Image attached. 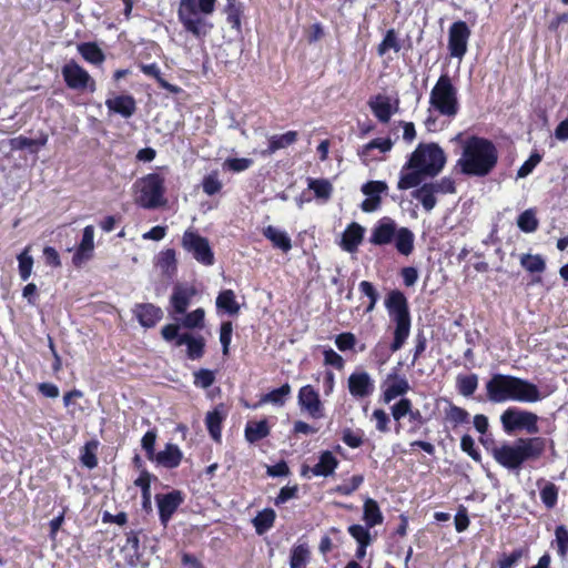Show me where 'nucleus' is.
<instances>
[{"label": "nucleus", "instance_id": "43", "mask_svg": "<svg viewBox=\"0 0 568 568\" xmlns=\"http://www.w3.org/2000/svg\"><path fill=\"white\" fill-rule=\"evenodd\" d=\"M140 70L148 77L154 78L160 88L169 91L170 93H179L181 88L168 82L161 73V70L156 63L140 64Z\"/></svg>", "mask_w": 568, "mask_h": 568}, {"label": "nucleus", "instance_id": "5", "mask_svg": "<svg viewBox=\"0 0 568 568\" xmlns=\"http://www.w3.org/2000/svg\"><path fill=\"white\" fill-rule=\"evenodd\" d=\"M217 0H179L178 20L183 30L204 41L214 28L209 16L215 11Z\"/></svg>", "mask_w": 568, "mask_h": 568}, {"label": "nucleus", "instance_id": "23", "mask_svg": "<svg viewBox=\"0 0 568 568\" xmlns=\"http://www.w3.org/2000/svg\"><path fill=\"white\" fill-rule=\"evenodd\" d=\"M368 106L381 123H388L392 115L398 110V100L393 106L387 95L377 94L369 99Z\"/></svg>", "mask_w": 568, "mask_h": 568}, {"label": "nucleus", "instance_id": "52", "mask_svg": "<svg viewBox=\"0 0 568 568\" xmlns=\"http://www.w3.org/2000/svg\"><path fill=\"white\" fill-rule=\"evenodd\" d=\"M520 265L531 274H541L546 270V262L540 254H521Z\"/></svg>", "mask_w": 568, "mask_h": 568}, {"label": "nucleus", "instance_id": "56", "mask_svg": "<svg viewBox=\"0 0 568 568\" xmlns=\"http://www.w3.org/2000/svg\"><path fill=\"white\" fill-rule=\"evenodd\" d=\"M517 225L525 233H532L538 230L539 221L534 209H527L517 217Z\"/></svg>", "mask_w": 568, "mask_h": 568}, {"label": "nucleus", "instance_id": "14", "mask_svg": "<svg viewBox=\"0 0 568 568\" xmlns=\"http://www.w3.org/2000/svg\"><path fill=\"white\" fill-rule=\"evenodd\" d=\"M390 414L393 418L398 423L395 427L396 434H399L402 429L400 419L408 416L410 427L408 434H416L423 425L426 424L427 419L422 415V412L417 408H413V403L409 398H400L390 407Z\"/></svg>", "mask_w": 568, "mask_h": 568}, {"label": "nucleus", "instance_id": "9", "mask_svg": "<svg viewBox=\"0 0 568 568\" xmlns=\"http://www.w3.org/2000/svg\"><path fill=\"white\" fill-rule=\"evenodd\" d=\"M446 155L444 150L436 143H420L406 162V168H418L426 172V175L436 176L445 166Z\"/></svg>", "mask_w": 568, "mask_h": 568}, {"label": "nucleus", "instance_id": "6", "mask_svg": "<svg viewBox=\"0 0 568 568\" xmlns=\"http://www.w3.org/2000/svg\"><path fill=\"white\" fill-rule=\"evenodd\" d=\"M415 235L408 227H397L396 222L388 216L379 219L373 226L369 243L383 246L395 243L397 252L408 256L414 251Z\"/></svg>", "mask_w": 568, "mask_h": 568}, {"label": "nucleus", "instance_id": "51", "mask_svg": "<svg viewBox=\"0 0 568 568\" xmlns=\"http://www.w3.org/2000/svg\"><path fill=\"white\" fill-rule=\"evenodd\" d=\"M98 447L99 442L97 439H92L87 442L85 445L81 448L80 462L83 466H85L89 469H93L98 466Z\"/></svg>", "mask_w": 568, "mask_h": 568}, {"label": "nucleus", "instance_id": "46", "mask_svg": "<svg viewBox=\"0 0 568 568\" xmlns=\"http://www.w3.org/2000/svg\"><path fill=\"white\" fill-rule=\"evenodd\" d=\"M216 307L223 310L229 315H236L240 311V305L236 302L234 292L232 290L220 292L216 297Z\"/></svg>", "mask_w": 568, "mask_h": 568}, {"label": "nucleus", "instance_id": "10", "mask_svg": "<svg viewBox=\"0 0 568 568\" xmlns=\"http://www.w3.org/2000/svg\"><path fill=\"white\" fill-rule=\"evenodd\" d=\"M539 417L537 414L511 406L500 415V423L506 434L513 435L517 432H526L529 435L539 433Z\"/></svg>", "mask_w": 568, "mask_h": 568}, {"label": "nucleus", "instance_id": "27", "mask_svg": "<svg viewBox=\"0 0 568 568\" xmlns=\"http://www.w3.org/2000/svg\"><path fill=\"white\" fill-rule=\"evenodd\" d=\"M393 148V141L390 138H376L362 146L358 151V156L364 163L369 161L378 160L379 158L374 155L373 151L378 150L379 153L389 152Z\"/></svg>", "mask_w": 568, "mask_h": 568}, {"label": "nucleus", "instance_id": "38", "mask_svg": "<svg viewBox=\"0 0 568 568\" xmlns=\"http://www.w3.org/2000/svg\"><path fill=\"white\" fill-rule=\"evenodd\" d=\"M224 418L225 416L219 408L207 412L205 416L206 429L211 438L216 443H220L222 438V424Z\"/></svg>", "mask_w": 568, "mask_h": 568}, {"label": "nucleus", "instance_id": "36", "mask_svg": "<svg viewBox=\"0 0 568 568\" xmlns=\"http://www.w3.org/2000/svg\"><path fill=\"white\" fill-rule=\"evenodd\" d=\"M363 520L365 521L367 528H373L383 524L384 516L378 503L375 499H365L363 505Z\"/></svg>", "mask_w": 568, "mask_h": 568}, {"label": "nucleus", "instance_id": "61", "mask_svg": "<svg viewBox=\"0 0 568 568\" xmlns=\"http://www.w3.org/2000/svg\"><path fill=\"white\" fill-rule=\"evenodd\" d=\"M541 160L542 155L537 151H534L518 169L517 178L523 179L528 176L535 170V168L541 162Z\"/></svg>", "mask_w": 568, "mask_h": 568}, {"label": "nucleus", "instance_id": "30", "mask_svg": "<svg viewBox=\"0 0 568 568\" xmlns=\"http://www.w3.org/2000/svg\"><path fill=\"white\" fill-rule=\"evenodd\" d=\"M426 172L418 168H406L403 166L397 183L398 190H408L418 186L426 178Z\"/></svg>", "mask_w": 568, "mask_h": 568}, {"label": "nucleus", "instance_id": "42", "mask_svg": "<svg viewBox=\"0 0 568 568\" xmlns=\"http://www.w3.org/2000/svg\"><path fill=\"white\" fill-rule=\"evenodd\" d=\"M292 393V387L288 383L283 384L281 387L272 389L271 392L264 394L260 400L258 404L254 407H257L263 404L271 403L276 406H283L287 399V397Z\"/></svg>", "mask_w": 568, "mask_h": 568}, {"label": "nucleus", "instance_id": "20", "mask_svg": "<svg viewBox=\"0 0 568 568\" xmlns=\"http://www.w3.org/2000/svg\"><path fill=\"white\" fill-rule=\"evenodd\" d=\"M348 392L355 398H365L373 394L374 381L367 372L352 373L347 381Z\"/></svg>", "mask_w": 568, "mask_h": 568}, {"label": "nucleus", "instance_id": "40", "mask_svg": "<svg viewBox=\"0 0 568 568\" xmlns=\"http://www.w3.org/2000/svg\"><path fill=\"white\" fill-rule=\"evenodd\" d=\"M78 52L89 63L102 64L105 55L97 42H81L77 47Z\"/></svg>", "mask_w": 568, "mask_h": 568}, {"label": "nucleus", "instance_id": "63", "mask_svg": "<svg viewBox=\"0 0 568 568\" xmlns=\"http://www.w3.org/2000/svg\"><path fill=\"white\" fill-rule=\"evenodd\" d=\"M347 531L357 541V544L371 545L372 537L367 526L364 527L362 525L354 524L348 527Z\"/></svg>", "mask_w": 568, "mask_h": 568}, {"label": "nucleus", "instance_id": "39", "mask_svg": "<svg viewBox=\"0 0 568 568\" xmlns=\"http://www.w3.org/2000/svg\"><path fill=\"white\" fill-rule=\"evenodd\" d=\"M551 547L556 548L557 555L562 564L568 562V528L565 525H558L555 528V539Z\"/></svg>", "mask_w": 568, "mask_h": 568}, {"label": "nucleus", "instance_id": "2", "mask_svg": "<svg viewBox=\"0 0 568 568\" xmlns=\"http://www.w3.org/2000/svg\"><path fill=\"white\" fill-rule=\"evenodd\" d=\"M498 156L497 146L491 140L470 135L463 143V152L457 160V166L465 175L484 178L494 171L498 163Z\"/></svg>", "mask_w": 568, "mask_h": 568}, {"label": "nucleus", "instance_id": "31", "mask_svg": "<svg viewBox=\"0 0 568 568\" xmlns=\"http://www.w3.org/2000/svg\"><path fill=\"white\" fill-rule=\"evenodd\" d=\"M338 459L329 450L320 454L318 462L311 468L314 476L327 477L338 467Z\"/></svg>", "mask_w": 568, "mask_h": 568}, {"label": "nucleus", "instance_id": "35", "mask_svg": "<svg viewBox=\"0 0 568 568\" xmlns=\"http://www.w3.org/2000/svg\"><path fill=\"white\" fill-rule=\"evenodd\" d=\"M540 500L547 509H554L558 503L559 487L544 478L537 480Z\"/></svg>", "mask_w": 568, "mask_h": 568}, {"label": "nucleus", "instance_id": "1", "mask_svg": "<svg viewBox=\"0 0 568 568\" xmlns=\"http://www.w3.org/2000/svg\"><path fill=\"white\" fill-rule=\"evenodd\" d=\"M385 307L392 323L395 324V328L393 341L389 345L378 342L372 349V356L378 367L384 366L389 361L392 354L405 345L412 327L408 301L402 291H390L385 298Z\"/></svg>", "mask_w": 568, "mask_h": 568}, {"label": "nucleus", "instance_id": "50", "mask_svg": "<svg viewBox=\"0 0 568 568\" xmlns=\"http://www.w3.org/2000/svg\"><path fill=\"white\" fill-rule=\"evenodd\" d=\"M311 552L306 544L296 545L291 549L290 567L306 568L310 562Z\"/></svg>", "mask_w": 568, "mask_h": 568}, {"label": "nucleus", "instance_id": "21", "mask_svg": "<svg viewBox=\"0 0 568 568\" xmlns=\"http://www.w3.org/2000/svg\"><path fill=\"white\" fill-rule=\"evenodd\" d=\"M133 314L144 328L154 327L163 318L162 308L152 303H136Z\"/></svg>", "mask_w": 568, "mask_h": 568}, {"label": "nucleus", "instance_id": "60", "mask_svg": "<svg viewBox=\"0 0 568 568\" xmlns=\"http://www.w3.org/2000/svg\"><path fill=\"white\" fill-rule=\"evenodd\" d=\"M156 437H158L156 429L153 428V429L148 430L141 439V446L143 448V450L145 452V456L151 462L158 454V453H155Z\"/></svg>", "mask_w": 568, "mask_h": 568}, {"label": "nucleus", "instance_id": "45", "mask_svg": "<svg viewBox=\"0 0 568 568\" xmlns=\"http://www.w3.org/2000/svg\"><path fill=\"white\" fill-rule=\"evenodd\" d=\"M308 189L314 192L318 200L328 201L333 193V185L327 179H307Z\"/></svg>", "mask_w": 568, "mask_h": 568}, {"label": "nucleus", "instance_id": "62", "mask_svg": "<svg viewBox=\"0 0 568 568\" xmlns=\"http://www.w3.org/2000/svg\"><path fill=\"white\" fill-rule=\"evenodd\" d=\"M364 433L362 429H357L354 432L351 428H345L342 434L343 443L349 448H358L364 443Z\"/></svg>", "mask_w": 568, "mask_h": 568}, {"label": "nucleus", "instance_id": "7", "mask_svg": "<svg viewBox=\"0 0 568 568\" xmlns=\"http://www.w3.org/2000/svg\"><path fill=\"white\" fill-rule=\"evenodd\" d=\"M453 120L459 112L458 89L446 72L439 75L429 94V110Z\"/></svg>", "mask_w": 568, "mask_h": 568}, {"label": "nucleus", "instance_id": "3", "mask_svg": "<svg viewBox=\"0 0 568 568\" xmlns=\"http://www.w3.org/2000/svg\"><path fill=\"white\" fill-rule=\"evenodd\" d=\"M486 396L489 402L496 404L508 400L536 403L542 398L536 384L500 373L491 375L486 382Z\"/></svg>", "mask_w": 568, "mask_h": 568}, {"label": "nucleus", "instance_id": "32", "mask_svg": "<svg viewBox=\"0 0 568 568\" xmlns=\"http://www.w3.org/2000/svg\"><path fill=\"white\" fill-rule=\"evenodd\" d=\"M528 546L515 548L511 552L503 551L498 554L495 567L497 568H515L523 558H528Z\"/></svg>", "mask_w": 568, "mask_h": 568}, {"label": "nucleus", "instance_id": "47", "mask_svg": "<svg viewBox=\"0 0 568 568\" xmlns=\"http://www.w3.org/2000/svg\"><path fill=\"white\" fill-rule=\"evenodd\" d=\"M456 387L460 395L464 397H470L478 387V376L474 373L468 375L459 374L456 377Z\"/></svg>", "mask_w": 568, "mask_h": 568}, {"label": "nucleus", "instance_id": "57", "mask_svg": "<svg viewBox=\"0 0 568 568\" xmlns=\"http://www.w3.org/2000/svg\"><path fill=\"white\" fill-rule=\"evenodd\" d=\"M202 189L203 192L209 195L213 196L221 192L223 184L220 181V174L217 170L212 171L211 173L206 174L202 180Z\"/></svg>", "mask_w": 568, "mask_h": 568}, {"label": "nucleus", "instance_id": "44", "mask_svg": "<svg viewBox=\"0 0 568 568\" xmlns=\"http://www.w3.org/2000/svg\"><path fill=\"white\" fill-rule=\"evenodd\" d=\"M223 12L226 14V23L236 32L242 31V19L244 18V3H232L224 6Z\"/></svg>", "mask_w": 568, "mask_h": 568}, {"label": "nucleus", "instance_id": "4", "mask_svg": "<svg viewBox=\"0 0 568 568\" xmlns=\"http://www.w3.org/2000/svg\"><path fill=\"white\" fill-rule=\"evenodd\" d=\"M546 450V438L519 437L514 444L494 445L490 455L497 464L509 470H519L524 463L539 459Z\"/></svg>", "mask_w": 568, "mask_h": 568}, {"label": "nucleus", "instance_id": "41", "mask_svg": "<svg viewBox=\"0 0 568 568\" xmlns=\"http://www.w3.org/2000/svg\"><path fill=\"white\" fill-rule=\"evenodd\" d=\"M435 193L437 192L434 183H424L413 192V197L422 203L425 211L429 212L435 207L437 202Z\"/></svg>", "mask_w": 568, "mask_h": 568}, {"label": "nucleus", "instance_id": "54", "mask_svg": "<svg viewBox=\"0 0 568 568\" xmlns=\"http://www.w3.org/2000/svg\"><path fill=\"white\" fill-rule=\"evenodd\" d=\"M400 49L402 44L395 29H388L381 43L377 45V54L383 57L389 50H394V52L397 53L400 51Z\"/></svg>", "mask_w": 568, "mask_h": 568}, {"label": "nucleus", "instance_id": "48", "mask_svg": "<svg viewBox=\"0 0 568 568\" xmlns=\"http://www.w3.org/2000/svg\"><path fill=\"white\" fill-rule=\"evenodd\" d=\"M445 418L455 428L459 425L468 424L470 415L465 408L450 403L445 409Z\"/></svg>", "mask_w": 568, "mask_h": 568}, {"label": "nucleus", "instance_id": "29", "mask_svg": "<svg viewBox=\"0 0 568 568\" xmlns=\"http://www.w3.org/2000/svg\"><path fill=\"white\" fill-rule=\"evenodd\" d=\"M183 459V453L180 447L175 444H166L164 450L159 452L152 462L156 464L173 469L176 468Z\"/></svg>", "mask_w": 568, "mask_h": 568}, {"label": "nucleus", "instance_id": "49", "mask_svg": "<svg viewBox=\"0 0 568 568\" xmlns=\"http://www.w3.org/2000/svg\"><path fill=\"white\" fill-rule=\"evenodd\" d=\"M276 514L272 508H265L257 513L253 519V525L257 534L262 535L270 530L275 521Z\"/></svg>", "mask_w": 568, "mask_h": 568}, {"label": "nucleus", "instance_id": "25", "mask_svg": "<svg viewBox=\"0 0 568 568\" xmlns=\"http://www.w3.org/2000/svg\"><path fill=\"white\" fill-rule=\"evenodd\" d=\"M109 112L120 114L124 119L131 118L136 111V102L131 94H120L105 100Z\"/></svg>", "mask_w": 568, "mask_h": 568}, {"label": "nucleus", "instance_id": "17", "mask_svg": "<svg viewBox=\"0 0 568 568\" xmlns=\"http://www.w3.org/2000/svg\"><path fill=\"white\" fill-rule=\"evenodd\" d=\"M471 32L465 21L454 22L448 30V50L453 58L462 59L466 51Z\"/></svg>", "mask_w": 568, "mask_h": 568}, {"label": "nucleus", "instance_id": "18", "mask_svg": "<svg viewBox=\"0 0 568 568\" xmlns=\"http://www.w3.org/2000/svg\"><path fill=\"white\" fill-rule=\"evenodd\" d=\"M185 495L179 489L166 494H156L155 501L159 510V519L163 527H166L174 513L184 503Z\"/></svg>", "mask_w": 568, "mask_h": 568}, {"label": "nucleus", "instance_id": "22", "mask_svg": "<svg viewBox=\"0 0 568 568\" xmlns=\"http://www.w3.org/2000/svg\"><path fill=\"white\" fill-rule=\"evenodd\" d=\"M93 250H94V227H93V225H87L83 229L81 242L78 245V247L72 256L73 265L79 267L84 262L89 261L92 257Z\"/></svg>", "mask_w": 568, "mask_h": 568}, {"label": "nucleus", "instance_id": "34", "mask_svg": "<svg viewBox=\"0 0 568 568\" xmlns=\"http://www.w3.org/2000/svg\"><path fill=\"white\" fill-rule=\"evenodd\" d=\"M262 233L275 248H278L284 253H287L292 250V241L286 232L280 231L276 227L268 225L263 229Z\"/></svg>", "mask_w": 568, "mask_h": 568}, {"label": "nucleus", "instance_id": "55", "mask_svg": "<svg viewBox=\"0 0 568 568\" xmlns=\"http://www.w3.org/2000/svg\"><path fill=\"white\" fill-rule=\"evenodd\" d=\"M31 246L28 245L23 248V251L17 256L18 260V271L20 278L26 282L29 280L33 268V257L30 254Z\"/></svg>", "mask_w": 568, "mask_h": 568}, {"label": "nucleus", "instance_id": "58", "mask_svg": "<svg viewBox=\"0 0 568 568\" xmlns=\"http://www.w3.org/2000/svg\"><path fill=\"white\" fill-rule=\"evenodd\" d=\"M205 312L202 307H199L187 314H185L182 326L189 329L203 328L204 327Z\"/></svg>", "mask_w": 568, "mask_h": 568}, {"label": "nucleus", "instance_id": "28", "mask_svg": "<svg viewBox=\"0 0 568 568\" xmlns=\"http://www.w3.org/2000/svg\"><path fill=\"white\" fill-rule=\"evenodd\" d=\"M298 141V132L297 131H287L283 134H274L271 135L267 140V148L262 151V155H271L277 152L278 150L286 149Z\"/></svg>", "mask_w": 568, "mask_h": 568}, {"label": "nucleus", "instance_id": "24", "mask_svg": "<svg viewBox=\"0 0 568 568\" xmlns=\"http://www.w3.org/2000/svg\"><path fill=\"white\" fill-rule=\"evenodd\" d=\"M195 294L196 291L193 286L175 284L170 297V304L173 308V313L179 315L185 314L191 300Z\"/></svg>", "mask_w": 568, "mask_h": 568}, {"label": "nucleus", "instance_id": "53", "mask_svg": "<svg viewBox=\"0 0 568 568\" xmlns=\"http://www.w3.org/2000/svg\"><path fill=\"white\" fill-rule=\"evenodd\" d=\"M358 291H359L362 297H367V300H368V302L364 308V313L368 314V313L373 312L378 302V298H379V294H378L375 285L369 281H362L358 284Z\"/></svg>", "mask_w": 568, "mask_h": 568}, {"label": "nucleus", "instance_id": "13", "mask_svg": "<svg viewBox=\"0 0 568 568\" xmlns=\"http://www.w3.org/2000/svg\"><path fill=\"white\" fill-rule=\"evenodd\" d=\"M61 74L65 85L71 90L95 91L97 84L94 79L74 60H70L62 67Z\"/></svg>", "mask_w": 568, "mask_h": 568}, {"label": "nucleus", "instance_id": "37", "mask_svg": "<svg viewBox=\"0 0 568 568\" xmlns=\"http://www.w3.org/2000/svg\"><path fill=\"white\" fill-rule=\"evenodd\" d=\"M155 266L159 267L163 274L173 275L178 271L176 252L174 248H165L161 251L155 257Z\"/></svg>", "mask_w": 568, "mask_h": 568}, {"label": "nucleus", "instance_id": "12", "mask_svg": "<svg viewBox=\"0 0 568 568\" xmlns=\"http://www.w3.org/2000/svg\"><path fill=\"white\" fill-rule=\"evenodd\" d=\"M181 245L200 264L204 266L214 264L215 257L210 242L197 231L192 229L185 230L182 235Z\"/></svg>", "mask_w": 568, "mask_h": 568}, {"label": "nucleus", "instance_id": "59", "mask_svg": "<svg viewBox=\"0 0 568 568\" xmlns=\"http://www.w3.org/2000/svg\"><path fill=\"white\" fill-rule=\"evenodd\" d=\"M364 483V476L358 474L351 477V479L347 483H343L341 485H337L333 491L343 495V496H349L354 491H356L361 485Z\"/></svg>", "mask_w": 568, "mask_h": 568}, {"label": "nucleus", "instance_id": "11", "mask_svg": "<svg viewBox=\"0 0 568 568\" xmlns=\"http://www.w3.org/2000/svg\"><path fill=\"white\" fill-rule=\"evenodd\" d=\"M161 336L174 346H186V356L191 361L201 359L205 353V339L203 336H193L190 333H180L179 324H166L161 328Z\"/></svg>", "mask_w": 568, "mask_h": 568}, {"label": "nucleus", "instance_id": "33", "mask_svg": "<svg viewBox=\"0 0 568 568\" xmlns=\"http://www.w3.org/2000/svg\"><path fill=\"white\" fill-rule=\"evenodd\" d=\"M271 433V428L266 419L262 420H250L245 425L244 436L245 439L251 443H257L266 438Z\"/></svg>", "mask_w": 568, "mask_h": 568}, {"label": "nucleus", "instance_id": "26", "mask_svg": "<svg viewBox=\"0 0 568 568\" xmlns=\"http://www.w3.org/2000/svg\"><path fill=\"white\" fill-rule=\"evenodd\" d=\"M365 229L356 223H349L342 235L341 246L344 251L348 253H354L357 251L358 245L362 243L364 237Z\"/></svg>", "mask_w": 568, "mask_h": 568}, {"label": "nucleus", "instance_id": "16", "mask_svg": "<svg viewBox=\"0 0 568 568\" xmlns=\"http://www.w3.org/2000/svg\"><path fill=\"white\" fill-rule=\"evenodd\" d=\"M297 404L302 412H305L314 419H321L325 416L324 404L317 389L313 385H304L297 394Z\"/></svg>", "mask_w": 568, "mask_h": 568}, {"label": "nucleus", "instance_id": "8", "mask_svg": "<svg viewBox=\"0 0 568 568\" xmlns=\"http://www.w3.org/2000/svg\"><path fill=\"white\" fill-rule=\"evenodd\" d=\"M138 195L135 204L145 210H155L166 204L165 179L159 173H149L134 183Z\"/></svg>", "mask_w": 568, "mask_h": 568}, {"label": "nucleus", "instance_id": "19", "mask_svg": "<svg viewBox=\"0 0 568 568\" xmlns=\"http://www.w3.org/2000/svg\"><path fill=\"white\" fill-rule=\"evenodd\" d=\"M362 192L366 199L362 202L363 212H375L381 207L382 194H386L388 185L384 181H368L362 185Z\"/></svg>", "mask_w": 568, "mask_h": 568}, {"label": "nucleus", "instance_id": "15", "mask_svg": "<svg viewBox=\"0 0 568 568\" xmlns=\"http://www.w3.org/2000/svg\"><path fill=\"white\" fill-rule=\"evenodd\" d=\"M398 371V367L392 368L381 383L382 400L385 404H389L397 397L405 398L404 396L410 389L408 379L404 375H399Z\"/></svg>", "mask_w": 568, "mask_h": 568}, {"label": "nucleus", "instance_id": "64", "mask_svg": "<svg viewBox=\"0 0 568 568\" xmlns=\"http://www.w3.org/2000/svg\"><path fill=\"white\" fill-rule=\"evenodd\" d=\"M215 382V374L213 371L207 368H201L194 373V385L201 388H209Z\"/></svg>", "mask_w": 568, "mask_h": 568}]
</instances>
